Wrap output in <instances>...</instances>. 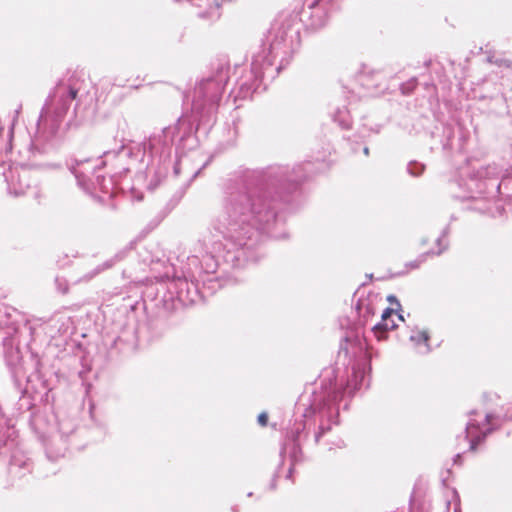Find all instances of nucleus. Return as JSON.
<instances>
[{
	"label": "nucleus",
	"instance_id": "nucleus-1",
	"mask_svg": "<svg viewBox=\"0 0 512 512\" xmlns=\"http://www.w3.org/2000/svg\"><path fill=\"white\" fill-rule=\"evenodd\" d=\"M318 172L316 163L305 161L294 167L270 165L244 169L227 179L223 188L222 219L212 224L194 247L183 267V277L165 285L160 299L168 316L204 302L222 287L220 268L243 269L265 255L264 241L286 239L285 212L298 210L305 201L302 185Z\"/></svg>",
	"mask_w": 512,
	"mask_h": 512
},
{
	"label": "nucleus",
	"instance_id": "nucleus-2",
	"mask_svg": "<svg viewBox=\"0 0 512 512\" xmlns=\"http://www.w3.org/2000/svg\"><path fill=\"white\" fill-rule=\"evenodd\" d=\"M198 126L181 116L173 126L162 128L159 133L151 134L142 142L130 140L118 149L104 151L103 158L106 165L112 161L114 171L120 176L128 173L132 167L139 170L145 168L153 175L149 187L154 189L167 177L171 168L173 176H179L180 158L199 146Z\"/></svg>",
	"mask_w": 512,
	"mask_h": 512
},
{
	"label": "nucleus",
	"instance_id": "nucleus-3",
	"mask_svg": "<svg viewBox=\"0 0 512 512\" xmlns=\"http://www.w3.org/2000/svg\"><path fill=\"white\" fill-rule=\"evenodd\" d=\"M299 44V27L295 19L272 23L262 39L260 50L252 56L247 75L237 79V98H252L254 93L266 90V81H273L285 69Z\"/></svg>",
	"mask_w": 512,
	"mask_h": 512
},
{
	"label": "nucleus",
	"instance_id": "nucleus-4",
	"mask_svg": "<svg viewBox=\"0 0 512 512\" xmlns=\"http://www.w3.org/2000/svg\"><path fill=\"white\" fill-rule=\"evenodd\" d=\"M371 365L367 362L358 363L352 367V378L343 385H338L336 378L321 381L320 391L313 389L309 394L306 391L299 397L297 409L303 407V417L320 415V424L315 433V442L318 443L332 428L339 424V404L346 397L353 398L363 385V380Z\"/></svg>",
	"mask_w": 512,
	"mask_h": 512
},
{
	"label": "nucleus",
	"instance_id": "nucleus-5",
	"mask_svg": "<svg viewBox=\"0 0 512 512\" xmlns=\"http://www.w3.org/2000/svg\"><path fill=\"white\" fill-rule=\"evenodd\" d=\"M229 71L228 60L219 59L212 64V74L196 85L192 100V112L199 123L210 122L228 83Z\"/></svg>",
	"mask_w": 512,
	"mask_h": 512
},
{
	"label": "nucleus",
	"instance_id": "nucleus-6",
	"mask_svg": "<svg viewBox=\"0 0 512 512\" xmlns=\"http://www.w3.org/2000/svg\"><path fill=\"white\" fill-rule=\"evenodd\" d=\"M79 88L70 79L68 83L59 80L49 93L41 109L38 121V132L46 133V140L56 136L70 105L78 95Z\"/></svg>",
	"mask_w": 512,
	"mask_h": 512
},
{
	"label": "nucleus",
	"instance_id": "nucleus-7",
	"mask_svg": "<svg viewBox=\"0 0 512 512\" xmlns=\"http://www.w3.org/2000/svg\"><path fill=\"white\" fill-rule=\"evenodd\" d=\"M57 431L48 438H42L48 460L56 461L64 457L68 450H82L86 444L82 441L86 428L79 427L76 418L56 415Z\"/></svg>",
	"mask_w": 512,
	"mask_h": 512
},
{
	"label": "nucleus",
	"instance_id": "nucleus-8",
	"mask_svg": "<svg viewBox=\"0 0 512 512\" xmlns=\"http://www.w3.org/2000/svg\"><path fill=\"white\" fill-rule=\"evenodd\" d=\"M39 361H36V378L40 382L41 390L35 389L34 392L31 391V378L29 377V381L26 379H19V388L16 385V381H11V397L13 399L17 398V402L15 404L16 410L19 414L29 413L28 421L32 424L33 418L35 416L34 408H35V400L36 396H39V402L47 405L54 401V394L52 393L54 386L51 384L50 379H47L45 375L40 373L39 371Z\"/></svg>",
	"mask_w": 512,
	"mask_h": 512
},
{
	"label": "nucleus",
	"instance_id": "nucleus-9",
	"mask_svg": "<svg viewBox=\"0 0 512 512\" xmlns=\"http://www.w3.org/2000/svg\"><path fill=\"white\" fill-rule=\"evenodd\" d=\"M145 310V301H134L118 308V314L124 316L125 321L119 324V333L113 339L112 347L117 348L119 344L126 346L135 345L139 334H142L144 331H151L154 336L159 335L158 332L154 331V325H157L160 320L141 321L139 319V314H143Z\"/></svg>",
	"mask_w": 512,
	"mask_h": 512
},
{
	"label": "nucleus",
	"instance_id": "nucleus-10",
	"mask_svg": "<svg viewBox=\"0 0 512 512\" xmlns=\"http://www.w3.org/2000/svg\"><path fill=\"white\" fill-rule=\"evenodd\" d=\"M499 172L496 166H481L472 170L468 174L465 185L468 194L463 196L465 199H476L477 196L484 198L495 197L500 193L501 183L499 181Z\"/></svg>",
	"mask_w": 512,
	"mask_h": 512
},
{
	"label": "nucleus",
	"instance_id": "nucleus-11",
	"mask_svg": "<svg viewBox=\"0 0 512 512\" xmlns=\"http://www.w3.org/2000/svg\"><path fill=\"white\" fill-rule=\"evenodd\" d=\"M67 169L74 175L77 184L83 189H87L92 183V177L95 178L97 171L106 166V160L103 154L91 157H73L65 163Z\"/></svg>",
	"mask_w": 512,
	"mask_h": 512
},
{
	"label": "nucleus",
	"instance_id": "nucleus-12",
	"mask_svg": "<svg viewBox=\"0 0 512 512\" xmlns=\"http://www.w3.org/2000/svg\"><path fill=\"white\" fill-rule=\"evenodd\" d=\"M328 5L323 4V0H313L307 8H304L300 13L299 21L297 16H289L283 20H275V22H284L287 19L294 18L299 29L301 28L300 22L304 25L306 31L317 32L324 28L328 22ZM300 46L295 43L294 52Z\"/></svg>",
	"mask_w": 512,
	"mask_h": 512
},
{
	"label": "nucleus",
	"instance_id": "nucleus-13",
	"mask_svg": "<svg viewBox=\"0 0 512 512\" xmlns=\"http://www.w3.org/2000/svg\"><path fill=\"white\" fill-rule=\"evenodd\" d=\"M456 134L457 130L451 124L441 123L436 125L434 130L431 131V138L433 140L431 150L442 149L446 153L454 149L462 151L465 138L460 134L456 139Z\"/></svg>",
	"mask_w": 512,
	"mask_h": 512
},
{
	"label": "nucleus",
	"instance_id": "nucleus-14",
	"mask_svg": "<svg viewBox=\"0 0 512 512\" xmlns=\"http://www.w3.org/2000/svg\"><path fill=\"white\" fill-rule=\"evenodd\" d=\"M3 353L5 363L10 372L11 381L15 380L16 385L19 388V379H26L29 381L23 365H22V354L20 348L15 345L12 337H5L3 339Z\"/></svg>",
	"mask_w": 512,
	"mask_h": 512
},
{
	"label": "nucleus",
	"instance_id": "nucleus-15",
	"mask_svg": "<svg viewBox=\"0 0 512 512\" xmlns=\"http://www.w3.org/2000/svg\"><path fill=\"white\" fill-rule=\"evenodd\" d=\"M32 465L33 463L31 459L27 457L22 451L14 450L11 453L8 464L9 476L14 480H20L31 473Z\"/></svg>",
	"mask_w": 512,
	"mask_h": 512
},
{
	"label": "nucleus",
	"instance_id": "nucleus-16",
	"mask_svg": "<svg viewBox=\"0 0 512 512\" xmlns=\"http://www.w3.org/2000/svg\"><path fill=\"white\" fill-rule=\"evenodd\" d=\"M396 312L397 309L386 307L381 314L380 321L375 323L372 327V332L378 340H385L388 331L396 329L397 324L392 319Z\"/></svg>",
	"mask_w": 512,
	"mask_h": 512
},
{
	"label": "nucleus",
	"instance_id": "nucleus-17",
	"mask_svg": "<svg viewBox=\"0 0 512 512\" xmlns=\"http://www.w3.org/2000/svg\"><path fill=\"white\" fill-rule=\"evenodd\" d=\"M355 311L358 315L357 324L366 326L369 320L375 315L374 306L366 299L359 298L355 305Z\"/></svg>",
	"mask_w": 512,
	"mask_h": 512
},
{
	"label": "nucleus",
	"instance_id": "nucleus-18",
	"mask_svg": "<svg viewBox=\"0 0 512 512\" xmlns=\"http://www.w3.org/2000/svg\"><path fill=\"white\" fill-rule=\"evenodd\" d=\"M14 315L22 318L15 308L6 307L4 311H0V323L9 327L14 333H17L19 330V321L13 318Z\"/></svg>",
	"mask_w": 512,
	"mask_h": 512
},
{
	"label": "nucleus",
	"instance_id": "nucleus-19",
	"mask_svg": "<svg viewBox=\"0 0 512 512\" xmlns=\"http://www.w3.org/2000/svg\"><path fill=\"white\" fill-rule=\"evenodd\" d=\"M121 177L122 176H120L119 174H116V171H114V173L110 175L109 179H106L104 175L98 174L95 175L94 183L99 187L101 192L107 194L115 188V185L118 184L119 179Z\"/></svg>",
	"mask_w": 512,
	"mask_h": 512
},
{
	"label": "nucleus",
	"instance_id": "nucleus-20",
	"mask_svg": "<svg viewBox=\"0 0 512 512\" xmlns=\"http://www.w3.org/2000/svg\"><path fill=\"white\" fill-rule=\"evenodd\" d=\"M333 120L336 122L342 129L348 130L352 125V118L347 107L343 106L342 108L338 107L333 113Z\"/></svg>",
	"mask_w": 512,
	"mask_h": 512
},
{
	"label": "nucleus",
	"instance_id": "nucleus-21",
	"mask_svg": "<svg viewBox=\"0 0 512 512\" xmlns=\"http://www.w3.org/2000/svg\"><path fill=\"white\" fill-rule=\"evenodd\" d=\"M14 434L12 419L7 417L0 406V438H10Z\"/></svg>",
	"mask_w": 512,
	"mask_h": 512
},
{
	"label": "nucleus",
	"instance_id": "nucleus-22",
	"mask_svg": "<svg viewBox=\"0 0 512 512\" xmlns=\"http://www.w3.org/2000/svg\"><path fill=\"white\" fill-rule=\"evenodd\" d=\"M306 428L305 421H295V423L287 428L286 436L289 442H299L300 436Z\"/></svg>",
	"mask_w": 512,
	"mask_h": 512
},
{
	"label": "nucleus",
	"instance_id": "nucleus-23",
	"mask_svg": "<svg viewBox=\"0 0 512 512\" xmlns=\"http://www.w3.org/2000/svg\"><path fill=\"white\" fill-rule=\"evenodd\" d=\"M426 169V165L417 160H411L407 164V173L412 177H420Z\"/></svg>",
	"mask_w": 512,
	"mask_h": 512
},
{
	"label": "nucleus",
	"instance_id": "nucleus-24",
	"mask_svg": "<svg viewBox=\"0 0 512 512\" xmlns=\"http://www.w3.org/2000/svg\"><path fill=\"white\" fill-rule=\"evenodd\" d=\"M290 443V460L291 463L296 464L301 461L302 457V448L299 442H289Z\"/></svg>",
	"mask_w": 512,
	"mask_h": 512
},
{
	"label": "nucleus",
	"instance_id": "nucleus-25",
	"mask_svg": "<svg viewBox=\"0 0 512 512\" xmlns=\"http://www.w3.org/2000/svg\"><path fill=\"white\" fill-rule=\"evenodd\" d=\"M434 253V250L426 251L422 254H420L415 260L409 261L405 264V266L409 269H417L420 267L421 264H423L428 256H431Z\"/></svg>",
	"mask_w": 512,
	"mask_h": 512
},
{
	"label": "nucleus",
	"instance_id": "nucleus-26",
	"mask_svg": "<svg viewBox=\"0 0 512 512\" xmlns=\"http://www.w3.org/2000/svg\"><path fill=\"white\" fill-rule=\"evenodd\" d=\"M418 85V80L416 77H412L408 81L402 83L400 85V90L403 95H410L414 92Z\"/></svg>",
	"mask_w": 512,
	"mask_h": 512
},
{
	"label": "nucleus",
	"instance_id": "nucleus-27",
	"mask_svg": "<svg viewBox=\"0 0 512 512\" xmlns=\"http://www.w3.org/2000/svg\"><path fill=\"white\" fill-rule=\"evenodd\" d=\"M286 450H287V446H286V444H283L281 449H280V453H279L280 457H281V461H280V463H279V465L277 467V470L273 474V477H272V480H271V483H270V489L271 490L276 489V481H277V478L279 477V471L282 468L283 463H284V455L286 453Z\"/></svg>",
	"mask_w": 512,
	"mask_h": 512
},
{
	"label": "nucleus",
	"instance_id": "nucleus-28",
	"mask_svg": "<svg viewBox=\"0 0 512 512\" xmlns=\"http://www.w3.org/2000/svg\"><path fill=\"white\" fill-rule=\"evenodd\" d=\"M409 339H410V341L414 342L417 345H419L421 343L425 344L427 346V351L428 352L430 351V347H429V343H428L430 340V336L427 331H421V332H419V334L417 336L411 335Z\"/></svg>",
	"mask_w": 512,
	"mask_h": 512
},
{
	"label": "nucleus",
	"instance_id": "nucleus-29",
	"mask_svg": "<svg viewBox=\"0 0 512 512\" xmlns=\"http://www.w3.org/2000/svg\"><path fill=\"white\" fill-rule=\"evenodd\" d=\"M445 238L441 237V236H438L435 243L438 247V250H434V253L431 255V256H440L442 253H444L448 247H449V242L448 241H445L444 240Z\"/></svg>",
	"mask_w": 512,
	"mask_h": 512
},
{
	"label": "nucleus",
	"instance_id": "nucleus-30",
	"mask_svg": "<svg viewBox=\"0 0 512 512\" xmlns=\"http://www.w3.org/2000/svg\"><path fill=\"white\" fill-rule=\"evenodd\" d=\"M485 441V435H476L469 440V451L475 452Z\"/></svg>",
	"mask_w": 512,
	"mask_h": 512
},
{
	"label": "nucleus",
	"instance_id": "nucleus-31",
	"mask_svg": "<svg viewBox=\"0 0 512 512\" xmlns=\"http://www.w3.org/2000/svg\"><path fill=\"white\" fill-rule=\"evenodd\" d=\"M55 284H56L57 290L61 294H66L68 292L69 285H68V282L66 281V279L61 278V277H56Z\"/></svg>",
	"mask_w": 512,
	"mask_h": 512
},
{
	"label": "nucleus",
	"instance_id": "nucleus-32",
	"mask_svg": "<svg viewBox=\"0 0 512 512\" xmlns=\"http://www.w3.org/2000/svg\"><path fill=\"white\" fill-rule=\"evenodd\" d=\"M37 166L40 169H44V170H57V169L62 168V165L60 163H54V162L40 163Z\"/></svg>",
	"mask_w": 512,
	"mask_h": 512
},
{
	"label": "nucleus",
	"instance_id": "nucleus-33",
	"mask_svg": "<svg viewBox=\"0 0 512 512\" xmlns=\"http://www.w3.org/2000/svg\"><path fill=\"white\" fill-rule=\"evenodd\" d=\"M386 300L391 304V305H395L396 307L394 309H397V312L399 311H402V306H401V303L399 301V299L397 298L396 295L394 294H389L386 298Z\"/></svg>",
	"mask_w": 512,
	"mask_h": 512
},
{
	"label": "nucleus",
	"instance_id": "nucleus-34",
	"mask_svg": "<svg viewBox=\"0 0 512 512\" xmlns=\"http://www.w3.org/2000/svg\"><path fill=\"white\" fill-rule=\"evenodd\" d=\"M269 416L268 413L263 411L257 417V422L260 426L265 427L268 424Z\"/></svg>",
	"mask_w": 512,
	"mask_h": 512
},
{
	"label": "nucleus",
	"instance_id": "nucleus-35",
	"mask_svg": "<svg viewBox=\"0 0 512 512\" xmlns=\"http://www.w3.org/2000/svg\"><path fill=\"white\" fill-rule=\"evenodd\" d=\"M206 165H207V162H206V163H204V164L202 165V167H200L198 170H196V171H195V172L190 176L189 180H188V181L186 182V184L184 185V187H185V188H187V187L191 184V182H192V181H193V180H194V179H195V178H196V177L201 173V171L206 167Z\"/></svg>",
	"mask_w": 512,
	"mask_h": 512
},
{
	"label": "nucleus",
	"instance_id": "nucleus-36",
	"mask_svg": "<svg viewBox=\"0 0 512 512\" xmlns=\"http://www.w3.org/2000/svg\"><path fill=\"white\" fill-rule=\"evenodd\" d=\"M506 210L503 205H496L494 211L491 212L492 217L503 216Z\"/></svg>",
	"mask_w": 512,
	"mask_h": 512
},
{
	"label": "nucleus",
	"instance_id": "nucleus-37",
	"mask_svg": "<svg viewBox=\"0 0 512 512\" xmlns=\"http://www.w3.org/2000/svg\"><path fill=\"white\" fill-rule=\"evenodd\" d=\"M499 426L489 425L480 435H485V438L492 434L494 431L498 430Z\"/></svg>",
	"mask_w": 512,
	"mask_h": 512
},
{
	"label": "nucleus",
	"instance_id": "nucleus-38",
	"mask_svg": "<svg viewBox=\"0 0 512 512\" xmlns=\"http://www.w3.org/2000/svg\"><path fill=\"white\" fill-rule=\"evenodd\" d=\"M130 251H131V247L124 249L123 251H121V252H119V253H117V254L115 255V259H116L117 261L122 260V259L125 257V255H126L128 252H130Z\"/></svg>",
	"mask_w": 512,
	"mask_h": 512
},
{
	"label": "nucleus",
	"instance_id": "nucleus-39",
	"mask_svg": "<svg viewBox=\"0 0 512 512\" xmlns=\"http://www.w3.org/2000/svg\"><path fill=\"white\" fill-rule=\"evenodd\" d=\"M463 462V454L461 453H457L454 457H453V464L454 465H461Z\"/></svg>",
	"mask_w": 512,
	"mask_h": 512
},
{
	"label": "nucleus",
	"instance_id": "nucleus-40",
	"mask_svg": "<svg viewBox=\"0 0 512 512\" xmlns=\"http://www.w3.org/2000/svg\"><path fill=\"white\" fill-rule=\"evenodd\" d=\"M498 418H499V416L494 413H487L485 415V422L489 424L492 420L498 419Z\"/></svg>",
	"mask_w": 512,
	"mask_h": 512
},
{
	"label": "nucleus",
	"instance_id": "nucleus-41",
	"mask_svg": "<svg viewBox=\"0 0 512 512\" xmlns=\"http://www.w3.org/2000/svg\"><path fill=\"white\" fill-rule=\"evenodd\" d=\"M450 233V224L446 225L439 236L446 238Z\"/></svg>",
	"mask_w": 512,
	"mask_h": 512
},
{
	"label": "nucleus",
	"instance_id": "nucleus-42",
	"mask_svg": "<svg viewBox=\"0 0 512 512\" xmlns=\"http://www.w3.org/2000/svg\"><path fill=\"white\" fill-rule=\"evenodd\" d=\"M294 466H295V464H293V463L290 464V467H289V469L287 471V474H286V479H291L292 478L293 473H294Z\"/></svg>",
	"mask_w": 512,
	"mask_h": 512
},
{
	"label": "nucleus",
	"instance_id": "nucleus-43",
	"mask_svg": "<svg viewBox=\"0 0 512 512\" xmlns=\"http://www.w3.org/2000/svg\"><path fill=\"white\" fill-rule=\"evenodd\" d=\"M335 446H337L338 448H343L345 447V443L342 439H338L337 442H334L333 443Z\"/></svg>",
	"mask_w": 512,
	"mask_h": 512
},
{
	"label": "nucleus",
	"instance_id": "nucleus-44",
	"mask_svg": "<svg viewBox=\"0 0 512 512\" xmlns=\"http://www.w3.org/2000/svg\"><path fill=\"white\" fill-rule=\"evenodd\" d=\"M342 352H344L345 356H347V355H348V349H347V347H346V346H345V347H343V345L341 344V345H340V350H339V355H340Z\"/></svg>",
	"mask_w": 512,
	"mask_h": 512
},
{
	"label": "nucleus",
	"instance_id": "nucleus-45",
	"mask_svg": "<svg viewBox=\"0 0 512 512\" xmlns=\"http://www.w3.org/2000/svg\"><path fill=\"white\" fill-rule=\"evenodd\" d=\"M395 315H397V317H398V319H399L400 321H404V317H403V315H402L401 311L396 312V313H395Z\"/></svg>",
	"mask_w": 512,
	"mask_h": 512
},
{
	"label": "nucleus",
	"instance_id": "nucleus-46",
	"mask_svg": "<svg viewBox=\"0 0 512 512\" xmlns=\"http://www.w3.org/2000/svg\"><path fill=\"white\" fill-rule=\"evenodd\" d=\"M381 125H376V127H374L372 130L376 133H379L380 132V129H381Z\"/></svg>",
	"mask_w": 512,
	"mask_h": 512
},
{
	"label": "nucleus",
	"instance_id": "nucleus-47",
	"mask_svg": "<svg viewBox=\"0 0 512 512\" xmlns=\"http://www.w3.org/2000/svg\"><path fill=\"white\" fill-rule=\"evenodd\" d=\"M474 209L480 211L481 213H486V212L490 211V209H482V208H476V207Z\"/></svg>",
	"mask_w": 512,
	"mask_h": 512
},
{
	"label": "nucleus",
	"instance_id": "nucleus-48",
	"mask_svg": "<svg viewBox=\"0 0 512 512\" xmlns=\"http://www.w3.org/2000/svg\"><path fill=\"white\" fill-rule=\"evenodd\" d=\"M363 153H364L366 156H368V155H369V148H368L367 146H365V147L363 148Z\"/></svg>",
	"mask_w": 512,
	"mask_h": 512
},
{
	"label": "nucleus",
	"instance_id": "nucleus-49",
	"mask_svg": "<svg viewBox=\"0 0 512 512\" xmlns=\"http://www.w3.org/2000/svg\"><path fill=\"white\" fill-rule=\"evenodd\" d=\"M428 243V239L427 238H423L421 239V242L420 244L423 246V245H426Z\"/></svg>",
	"mask_w": 512,
	"mask_h": 512
},
{
	"label": "nucleus",
	"instance_id": "nucleus-50",
	"mask_svg": "<svg viewBox=\"0 0 512 512\" xmlns=\"http://www.w3.org/2000/svg\"><path fill=\"white\" fill-rule=\"evenodd\" d=\"M412 503H413V495H411L410 500H409V505H410V511L409 512H412Z\"/></svg>",
	"mask_w": 512,
	"mask_h": 512
},
{
	"label": "nucleus",
	"instance_id": "nucleus-51",
	"mask_svg": "<svg viewBox=\"0 0 512 512\" xmlns=\"http://www.w3.org/2000/svg\"><path fill=\"white\" fill-rule=\"evenodd\" d=\"M366 277L369 279V280H372L373 279V274L370 273V274H366Z\"/></svg>",
	"mask_w": 512,
	"mask_h": 512
},
{
	"label": "nucleus",
	"instance_id": "nucleus-52",
	"mask_svg": "<svg viewBox=\"0 0 512 512\" xmlns=\"http://www.w3.org/2000/svg\"><path fill=\"white\" fill-rule=\"evenodd\" d=\"M468 414H469L470 416H471V415H476V414H477V411H476V410H471Z\"/></svg>",
	"mask_w": 512,
	"mask_h": 512
},
{
	"label": "nucleus",
	"instance_id": "nucleus-53",
	"mask_svg": "<svg viewBox=\"0 0 512 512\" xmlns=\"http://www.w3.org/2000/svg\"><path fill=\"white\" fill-rule=\"evenodd\" d=\"M343 409H344V410H348V409H349V404H348V403H346V404L343 406Z\"/></svg>",
	"mask_w": 512,
	"mask_h": 512
},
{
	"label": "nucleus",
	"instance_id": "nucleus-54",
	"mask_svg": "<svg viewBox=\"0 0 512 512\" xmlns=\"http://www.w3.org/2000/svg\"><path fill=\"white\" fill-rule=\"evenodd\" d=\"M471 425H472V422H468V423L466 424V431L469 429V427H470Z\"/></svg>",
	"mask_w": 512,
	"mask_h": 512
},
{
	"label": "nucleus",
	"instance_id": "nucleus-55",
	"mask_svg": "<svg viewBox=\"0 0 512 512\" xmlns=\"http://www.w3.org/2000/svg\"><path fill=\"white\" fill-rule=\"evenodd\" d=\"M402 275H404V272H398L394 276H402Z\"/></svg>",
	"mask_w": 512,
	"mask_h": 512
},
{
	"label": "nucleus",
	"instance_id": "nucleus-56",
	"mask_svg": "<svg viewBox=\"0 0 512 512\" xmlns=\"http://www.w3.org/2000/svg\"><path fill=\"white\" fill-rule=\"evenodd\" d=\"M454 512H461L460 507H455Z\"/></svg>",
	"mask_w": 512,
	"mask_h": 512
},
{
	"label": "nucleus",
	"instance_id": "nucleus-57",
	"mask_svg": "<svg viewBox=\"0 0 512 512\" xmlns=\"http://www.w3.org/2000/svg\"><path fill=\"white\" fill-rule=\"evenodd\" d=\"M451 221H454L456 220L457 218L452 214L451 217H450Z\"/></svg>",
	"mask_w": 512,
	"mask_h": 512
},
{
	"label": "nucleus",
	"instance_id": "nucleus-58",
	"mask_svg": "<svg viewBox=\"0 0 512 512\" xmlns=\"http://www.w3.org/2000/svg\"><path fill=\"white\" fill-rule=\"evenodd\" d=\"M58 446H60V442H55L54 448H57Z\"/></svg>",
	"mask_w": 512,
	"mask_h": 512
},
{
	"label": "nucleus",
	"instance_id": "nucleus-59",
	"mask_svg": "<svg viewBox=\"0 0 512 512\" xmlns=\"http://www.w3.org/2000/svg\"><path fill=\"white\" fill-rule=\"evenodd\" d=\"M21 109V105L18 107V109L15 110V113L18 114Z\"/></svg>",
	"mask_w": 512,
	"mask_h": 512
},
{
	"label": "nucleus",
	"instance_id": "nucleus-60",
	"mask_svg": "<svg viewBox=\"0 0 512 512\" xmlns=\"http://www.w3.org/2000/svg\"><path fill=\"white\" fill-rule=\"evenodd\" d=\"M12 134H13V128H11L10 131H9L10 137H12Z\"/></svg>",
	"mask_w": 512,
	"mask_h": 512
},
{
	"label": "nucleus",
	"instance_id": "nucleus-61",
	"mask_svg": "<svg viewBox=\"0 0 512 512\" xmlns=\"http://www.w3.org/2000/svg\"><path fill=\"white\" fill-rule=\"evenodd\" d=\"M442 484H443V486H446V480L445 479H442Z\"/></svg>",
	"mask_w": 512,
	"mask_h": 512
},
{
	"label": "nucleus",
	"instance_id": "nucleus-62",
	"mask_svg": "<svg viewBox=\"0 0 512 512\" xmlns=\"http://www.w3.org/2000/svg\"><path fill=\"white\" fill-rule=\"evenodd\" d=\"M343 340H344L345 342H348V337H347V336H345V337L343 338Z\"/></svg>",
	"mask_w": 512,
	"mask_h": 512
},
{
	"label": "nucleus",
	"instance_id": "nucleus-63",
	"mask_svg": "<svg viewBox=\"0 0 512 512\" xmlns=\"http://www.w3.org/2000/svg\"><path fill=\"white\" fill-rule=\"evenodd\" d=\"M175 3H180L182 0H173Z\"/></svg>",
	"mask_w": 512,
	"mask_h": 512
},
{
	"label": "nucleus",
	"instance_id": "nucleus-64",
	"mask_svg": "<svg viewBox=\"0 0 512 512\" xmlns=\"http://www.w3.org/2000/svg\"><path fill=\"white\" fill-rule=\"evenodd\" d=\"M187 1H188V2H190V3H193V2H194V0H187Z\"/></svg>",
	"mask_w": 512,
	"mask_h": 512
}]
</instances>
